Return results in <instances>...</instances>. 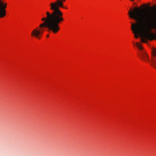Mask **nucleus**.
Instances as JSON below:
<instances>
[{
    "mask_svg": "<svg viewBox=\"0 0 156 156\" xmlns=\"http://www.w3.org/2000/svg\"><path fill=\"white\" fill-rule=\"evenodd\" d=\"M128 14L130 18L136 21L135 23L130 22L134 37L140 36L143 43H147V40H156V34L151 32L152 30H156V8L141 10L136 7L133 10L130 9Z\"/></svg>",
    "mask_w": 156,
    "mask_h": 156,
    "instance_id": "f257e3e1",
    "label": "nucleus"
},
{
    "mask_svg": "<svg viewBox=\"0 0 156 156\" xmlns=\"http://www.w3.org/2000/svg\"><path fill=\"white\" fill-rule=\"evenodd\" d=\"M65 1L66 0H56L50 4V9L52 12L47 11L46 12V17L41 19V20L44 22L32 31L31 35L32 37L40 39L45 28L54 33L58 32L60 30L59 24L64 20L63 12L59 8L68 9L63 7V2Z\"/></svg>",
    "mask_w": 156,
    "mask_h": 156,
    "instance_id": "f03ea898",
    "label": "nucleus"
},
{
    "mask_svg": "<svg viewBox=\"0 0 156 156\" xmlns=\"http://www.w3.org/2000/svg\"><path fill=\"white\" fill-rule=\"evenodd\" d=\"M7 4L4 3L2 0H0V18H2L6 15L5 9Z\"/></svg>",
    "mask_w": 156,
    "mask_h": 156,
    "instance_id": "7ed1b4c3",
    "label": "nucleus"
},
{
    "mask_svg": "<svg viewBox=\"0 0 156 156\" xmlns=\"http://www.w3.org/2000/svg\"><path fill=\"white\" fill-rule=\"evenodd\" d=\"M151 65L153 67L156 69V53L155 50H153L152 53Z\"/></svg>",
    "mask_w": 156,
    "mask_h": 156,
    "instance_id": "20e7f679",
    "label": "nucleus"
},
{
    "mask_svg": "<svg viewBox=\"0 0 156 156\" xmlns=\"http://www.w3.org/2000/svg\"><path fill=\"white\" fill-rule=\"evenodd\" d=\"M140 57L141 59L143 60L146 61H149L147 55L144 51H140Z\"/></svg>",
    "mask_w": 156,
    "mask_h": 156,
    "instance_id": "39448f33",
    "label": "nucleus"
},
{
    "mask_svg": "<svg viewBox=\"0 0 156 156\" xmlns=\"http://www.w3.org/2000/svg\"><path fill=\"white\" fill-rule=\"evenodd\" d=\"M136 45L140 50H141L143 49V47L141 46V44L140 43L136 42Z\"/></svg>",
    "mask_w": 156,
    "mask_h": 156,
    "instance_id": "423d86ee",
    "label": "nucleus"
},
{
    "mask_svg": "<svg viewBox=\"0 0 156 156\" xmlns=\"http://www.w3.org/2000/svg\"><path fill=\"white\" fill-rule=\"evenodd\" d=\"M132 2H133L134 1V0H130Z\"/></svg>",
    "mask_w": 156,
    "mask_h": 156,
    "instance_id": "0eeeda50",
    "label": "nucleus"
},
{
    "mask_svg": "<svg viewBox=\"0 0 156 156\" xmlns=\"http://www.w3.org/2000/svg\"><path fill=\"white\" fill-rule=\"evenodd\" d=\"M47 37H49V35H47Z\"/></svg>",
    "mask_w": 156,
    "mask_h": 156,
    "instance_id": "6e6552de",
    "label": "nucleus"
},
{
    "mask_svg": "<svg viewBox=\"0 0 156 156\" xmlns=\"http://www.w3.org/2000/svg\"><path fill=\"white\" fill-rule=\"evenodd\" d=\"M148 7L149 8H151V7H150V6H148Z\"/></svg>",
    "mask_w": 156,
    "mask_h": 156,
    "instance_id": "1a4fd4ad",
    "label": "nucleus"
}]
</instances>
